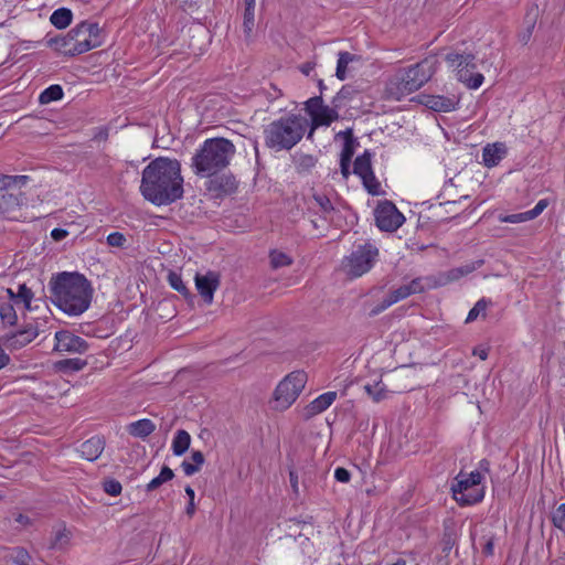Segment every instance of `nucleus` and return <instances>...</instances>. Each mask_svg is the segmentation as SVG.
Segmentation results:
<instances>
[{"instance_id": "nucleus-1", "label": "nucleus", "mask_w": 565, "mask_h": 565, "mask_svg": "<svg viewBox=\"0 0 565 565\" xmlns=\"http://www.w3.org/2000/svg\"><path fill=\"white\" fill-rule=\"evenodd\" d=\"M49 289L52 301L68 316L84 313L90 306L94 292L90 281L76 271L52 276Z\"/></svg>"}, {"instance_id": "nucleus-2", "label": "nucleus", "mask_w": 565, "mask_h": 565, "mask_svg": "<svg viewBox=\"0 0 565 565\" xmlns=\"http://www.w3.org/2000/svg\"><path fill=\"white\" fill-rule=\"evenodd\" d=\"M140 191L156 205L173 202L177 199V162L162 157L151 161L142 172Z\"/></svg>"}, {"instance_id": "nucleus-3", "label": "nucleus", "mask_w": 565, "mask_h": 565, "mask_svg": "<svg viewBox=\"0 0 565 565\" xmlns=\"http://www.w3.org/2000/svg\"><path fill=\"white\" fill-rule=\"evenodd\" d=\"M236 152L234 143L223 137L206 139L192 158L196 173L215 175L225 169Z\"/></svg>"}, {"instance_id": "nucleus-4", "label": "nucleus", "mask_w": 565, "mask_h": 565, "mask_svg": "<svg viewBox=\"0 0 565 565\" xmlns=\"http://www.w3.org/2000/svg\"><path fill=\"white\" fill-rule=\"evenodd\" d=\"M49 43L63 55L76 56L100 46L103 39L97 23L84 21L70 30L67 34L51 39Z\"/></svg>"}, {"instance_id": "nucleus-5", "label": "nucleus", "mask_w": 565, "mask_h": 565, "mask_svg": "<svg viewBox=\"0 0 565 565\" xmlns=\"http://www.w3.org/2000/svg\"><path fill=\"white\" fill-rule=\"evenodd\" d=\"M306 128L307 120L301 117H282L265 128V143L276 151L289 150L301 140Z\"/></svg>"}, {"instance_id": "nucleus-6", "label": "nucleus", "mask_w": 565, "mask_h": 565, "mask_svg": "<svg viewBox=\"0 0 565 565\" xmlns=\"http://www.w3.org/2000/svg\"><path fill=\"white\" fill-rule=\"evenodd\" d=\"M482 479L481 472L477 470L470 473L459 472L451 484L454 500L460 507L481 502L484 498V488L480 486Z\"/></svg>"}, {"instance_id": "nucleus-7", "label": "nucleus", "mask_w": 565, "mask_h": 565, "mask_svg": "<svg viewBox=\"0 0 565 565\" xmlns=\"http://www.w3.org/2000/svg\"><path fill=\"white\" fill-rule=\"evenodd\" d=\"M437 70V60L427 57L403 71L396 77V90L401 95L411 94L427 83Z\"/></svg>"}, {"instance_id": "nucleus-8", "label": "nucleus", "mask_w": 565, "mask_h": 565, "mask_svg": "<svg viewBox=\"0 0 565 565\" xmlns=\"http://www.w3.org/2000/svg\"><path fill=\"white\" fill-rule=\"evenodd\" d=\"M476 56L471 53H448L446 61L456 71V77L470 89L479 88L483 83V75L477 72Z\"/></svg>"}, {"instance_id": "nucleus-9", "label": "nucleus", "mask_w": 565, "mask_h": 565, "mask_svg": "<svg viewBox=\"0 0 565 565\" xmlns=\"http://www.w3.org/2000/svg\"><path fill=\"white\" fill-rule=\"evenodd\" d=\"M307 383V374L303 371L289 373L274 392L275 409H287L300 395Z\"/></svg>"}, {"instance_id": "nucleus-10", "label": "nucleus", "mask_w": 565, "mask_h": 565, "mask_svg": "<svg viewBox=\"0 0 565 565\" xmlns=\"http://www.w3.org/2000/svg\"><path fill=\"white\" fill-rule=\"evenodd\" d=\"M377 255L379 250L372 244L359 245L344 258L342 263L343 269L352 278L360 277L372 268Z\"/></svg>"}, {"instance_id": "nucleus-11", "label": "nucleus", "mask_w": 565, "mask_h": 565, "mask_svg": "<svg viewBox=\"0 0 565 565\" xmlns=\"http://www.w3.org/2000/svg\"><path fill=\"white\" fill-rule=\"evenodd\" d=\"M182 50L179 54L200 56L209 43V32L201 23H192L182 28Z\"/></svg>"}, {"instance_id": "nucleus-12", "label": "nucleus", "mask_w": 565, "mask_h": 565, "mask_svg": "<svg viewBox=\"0 0 565 565\" xmlns=\"http://www.w3.org/2000/svg\"><path fill=\"white\" fill-rule=\"evenodd\" d=\"M374 216L376 226L385 232L396 231L405 221L404 215L390 201L380 203L374 211Z\"/></svg>"}, {"instance_id": "nucleus-13", "label": "nucleus", "mask_w": 565, "mask_h": 565, "mask_svg": "<svg viewBox=\"0 0 565 565\" xmlns=\"http://www.w3.org/2000/svg\"><path fill=\"white\" fill-rule=\"evenodd\" d=\"M54 351L58 353H84L88 349L87 342L71 331L62 330L55 332Z\"/></svg>"}, {"instance_id": "nucleus-14", "label": "nucleus", "mask_w": 565, "mask_h": 565, "mask_svg": "<svg viewBox=\"0 0 565 565\" xmlns=\"http://www.w3.org/2000/svg\"><path fill=\"white\" fill-rule=\"evenodd\" d=\"M40 334L39 326L28 322L21 330L1 337L8 350H20L31 343Z\"/></svg>"}, {"instance_id": "nucleus-15", "label": "nucleus", "mask_w": 565, "mask_h": 565, "mask_svg": "<svg viewBox=\"0 0 565 565\" xmlns=\"http://www.w3.org/2000/svg\"><path fill=\"white\" fill-rule=\"evenodd\" d=\"M237 190V181L232 174L215 175L207 182V191L214 198L231 195Z\"/></svg>"}, {"instance_id": "nucleus-16", "label": "nucleus", "mask_w": 565, "mask_h": 565, "mask_svg": "<svg viewBox=\"0 0 565 565\" xmlns=\"http://www.w3.org/2000/svg\"><path fill=\"white\" fill-rule=\"evenodd\" d=\"M196 288L206 303L213 301L214 291L220 286V275L214 271H209L205 275H196L195 277Z\"/></svg>"}, {"instance_id": "nucleus-17", "label": "nucleus", "mask_w": 565, "mask_h": 565, "mask_svg": "<svg viewBox=\"0 0 565 565\" xmlns=\"http://www.w3.org/2000/svg\"><path fill=\"white\" fill-rule=\"evenodd\" d=\"M105 449V440L100 436H94L79 445L77 451L82 458L88 461L97 460Z\"/></svg>"}, {"instance_id": "nucleus-18", "label": "nucleus", "mask_w": 565, "mask_h": 565, "mask_svg": "<svg viewBox=\"0 0 565 565\" xmlns=\"http://www.w3.org/2000/svg\"><path fill=\"white\" fill-rule=\"evenodd\" d=\"M337 398V392H327L319 395L305 407L303 416L309 419L329 408Z\"/></svg>"}, {"instance_id": "nucleus-19", "label": "nucleus", "mask_w": 565, "mask_h": 565, "mask_svg": "<svg viewBox=\"0 0 565 565\" xmlns=\"http://www.w3.org/2000/svg\"><path fill=\"white\" fill-rule=\"evenodd\" d=\"M71 540L72 532L65 526V524H60L53 531L49 547L53 551L64 552L70 547Z\"/></svg>"}, {"instance_id": "nucleus-20", "label": "nucleus", "mask_w": 565, "mask_h": 565, "mask_svg": "<svg viewBox=\"0 0 565 565\" xmlns=\"http://www.w3.org/2000/svg\"><path fill=\"white\" fill-rule=\"evenodd\" d=\"M156 429V425L152 420L143 418L137 422L130 423L127 426V431L137 438H146Z\"/></svg>"}, {"instance_id": "nucleus-21", "label": "nucleus", "mask_w": 565, "mask_h": 565, "mask_svg": "<svg viewBox=\"0 0 565 565\" xmlns=\"http://www.w3.org/2000/svg\"><path fill=\"white\" fill-rule=\"evenodd\" d=\"M425 105L434 111L447 113L455 109L456 102L445 96H428Z\"/></svg>"}, {"instance_id": "nucleus-22", "label": "nucleus", "mask_w": 565, "mask_h": 565, "mask_svg": "<svg viewBox=\"0 0 565 565\" xmlns=\"http://www.w3.org/2000/svg\"><path fill=\"white\" fill-rule=\"evenodd\" d=\"M353 173L361 178L366 177L373 180L371 154L369 151H365L362 156L356 157L353 163Z\"/></svg>"}, {"instance_id": "nucleus-23", "label": "nucleus", "mask_w": 565, "mask_h": 565, "mask_svg": "<svg viewBox=\"0 0 565 565\" xmlns=\"http://www.w3.org/2000/svg\"><path fill=\"white\" fill-rule=\"evenodd\" d=\"M503 153L504 149L501 145H487L482 153L484 164L489 168L497 166Z\"/></svg>"}, {"instance_id": "nucleus-24", "label": "nucleus", "mask_w": 565, "mask_h": 565, "mask_svg": "<svg viewBox=\"0 0 565 565\" xmlns=\"http://www.w3.org/2000/svg\"><path fill=\"white\" fill-rule=\"evenodd\" d=\"M338 136H341L344 139V145H343V148L341 151L340 160L341 161H351L352 157L354 154V147L356 143V140L354 139L353 134H352V129L349 128L344 131H340L338 134Z\"/></svg>"}, {"instance_id": "nucleus-25", "label": "nucleus", "mask_w": 565, "mask_h": 565, "mask_svg": "<svg viewBox=\"0 0 565 565\" xmlns=\"http://www.w3.org/2000/svg\"><path fill=\"white\" fill-rule=\"evenodd\" d=\"M204 463V455L200 450L192 451L191 461L184 459L181 467L186 476H192L200 471Z\"/></svg>"}, {"instance_id": "nucleus-26", "label": "nucleus", "mask_w": 565, "mask_h": 565, "mask_svg": "<svg viewBox=\"0 0 565 565\" xmlns=\"http://www.w3.org/2000/svg\"><path fill=\"white\" fill-rule=\"evenodd\" d=\"M358 60H359V56H356V55H354V54H352L350 52H347V51L339 52L337 70H335V76L340 81H344L345 77H347L348 65L351 62L358 61Z\"/></svg>"}, {"instance_id": "nucleus-27", "label": "nucleus", "mask_w": 565, "mask_h": 565, "mask_svg": "<svg viewBox=\"0 0 565 565\" xmlns=\"http://www.w3.org/2000/svg\"><path fill=\"white\" fill-rule=\"evenodd\" d=\"M292 161L298 173H307L316 166L317 158L312 154L296 153Z\"/></svg>"}, {"instance_id": "nucleus-28", "label": "nucleus", "mask_w": 565, "mask_h": 565, "mask_svg": "<svg viewBox=\"0 0 565 565\" xmlns=\"http://www.w3.org/2000/svg\"><path fill=\"white\" fill-rule=\"evenodd\" d=\"M72 18L73 13L70 9L60 8L52 13L50 21L57 29H65L71 24Z\"/></svg>"}, {"instance_id": "nucleus-29", "label": "nucleus", "mask_w": 565, "mask_h": 565, "mask_svg": "<svg viewBox=\"0 0 565 565\" xmlns=\"http://www.w3.org/2000/svg\"><path fill=\"white\" fill-rule=\"evenodd\" d=\"M475 269H476V266L472 264L451 268L447 273L443 274L440 279H441L443 284L456 281V280L460 279L461 277L472 273Z\"/></svg>"}, {"instance_id": "nucleus-30", "label": "nucleus", "mask_w": 565, "mask_h": 565, "mask_svg": "<svg viewBox=\"0 0 565 565\" xmlns=\"http://www.w3.org/2000/svg\"><path fill=\"white\" fill-rule=\"evenodd\" d=\"M456 543H457V532H456L455 527L452 525H445L441 542H440L443 553L448 555L450 553V551L452 550V547L456 545Z\"/></svg>"}, {"instance_id": "nucleus-31", "label": "nucleus", "mask_w": 565, "mask_h": 565, "mask_svg": "<svg viewBox=\"0 0 565 565\" xmlns=\"http://www.w3.org/2000/svg\"><path fill=\"white\" fill-rule=\"evenodd\" d=\"M338 118H339V114H338V111L335 109L330 108V107L323 105L321 111H319V116L316 119L313 127H317V126H329L331 122H333ZM313 129L315 128L311 129L309 136L312 135Z\"/></svg>"}, {"instance_id": "nucleus-32", "label": "nucleus", "mask_w": 565, "mask_h": 565, "mask_svg": "<svg viewBox=\"0 0 565 565\" xmlns=\"http://www.w3.org/2000/svg\"><path fill=\"white\" fill-rule=\"evenodd\" d=\"M63 97V89L60 85H51L45 88L39 97V102L42 105L60 100Z\"/></svg>"}, {"instance_id": "nucleus-33", "label": "nucleus", "mask_w": 565, "mask_h": 565, "mask_svg": "<svg viewBox=\"0 0 565 565\" xmlns=\"http://www.w3.org/2000/svg\"><path fill=\"white\" fill-rule=\"evenodd\" d=\"M0 318L4 324L14 326L18 321V316L11 302H2L0 305Z\"/></svg>"}, {"instance_id": "nucleus-34", "label": "nucleus", "mask_w": 565, "mask_h": 565, "mask_svg": "<svg viewBox=\"0 0 565 565\" xmlns=\"http://www.w3.org/2000/svg\"><path fill=\"white\" fill-rule=\"evenodd\" d=\"M174 477V472L172 469H170L169 467H163L160 471V473L153 478L148 484H147V490L148 491H152L157 488H159L161 484H163L164 482L167 481H170L172 480Z\"/></svg>"}, {"instance_id": "nucleus-35", "label": "nucleus", "mask_w": 565, "mask_h": 565, "mask_svg": "<svg viewBox=\"0 0 565 565\" xmlns=\"http://www.w3.org/2000/svg\"><path fill=\"white\" fill-rule=\"evenodd\" d=\"M322 107H323V104H322V98L320 96L311 97L306 102V111L311 117L313 125H315V121L318 118L319 111H321Z\"/></svg>"}, {"instance_id": "nucleus-36", "label": "nucleus", "mask_w": 565, "mask_h": 565, "mask_svg": "<svg viewBox=\"0 0 565 565\" xmlns=\"http://www.w3.org/2000/svg\"><path fill=\"white\" fill-rule=\"evenodd\" d=\"M269 257H270V265L275 269L285 267V266H289L292 264L291 257L282 252H279V250L270 252Z\"/></svg>"}, {"instance_id": "nucleus-37", "label": "nucleus", "mask_w": 565, "mask_h": 565, "mask_svg": "<svg viewBox=\"0 0 565 565\" xmlns=\"http://www.w3.org/2000/svg\"><path fill=\"white\" fill-rule=\"evenodd\" d=\"M364 390L376 403L386 398V388L384 385H381V382H376L374 385L366 384Z\"/></svg>"}, {"instance_id": "nucleus-38", "label": "nucleus", "mask_w": 565, "mask_h": 565, "mask_svg": "<svg viewBox=\"0 0 565 565\" xmlns=\"http://www.w3.org/2000/svg\"><path fill=\"white\" fill-rule=\"evenodd\" d=\"M255 26V8L245 7L244 9V33L247 39L252 36L253 29Z\"/></svg>"}, {"instance_id": "nucleus-39", "label": "nucleus", "mask_w": 565, "mask_h": 565, "mask_svg": "<svg viewBox=\"0 0 565 565\" xmlns=\"http://www.w3.org/2000/svg\"><path fill=\"white\" fill-rule=\"evenodd\" d=\"M359 92L351 85H344L342 88L338 92L335 97L333 98V104L335 107H340V104L342 100H350L352 99Z\"/></svg>"}, {"instance_id": "nucleus-40", "label": "nucleus", "mask_w": 565, "mask_h": 565, "mask_svg": "<svg viewBox=\"0 0 565 565\" xmlns=\"http://www.w3.org/2000/svg\"><path fill=\"white\" fill-rule=\"evenodd\" d=\"M10 559L17 565H29L31 556L24 547H14L10 554Z\"/></svg>"}, {"instance_id": "nucleus-41", "label": "nucleus", "mask_w": 565, "mask_h": 565, "mask_svg": "<svg viewBox=\"0 0 565 565\" xmlns=\"http://www.w3.org/2000/svg\"><path fill=\"white\" fill-rule=\"evenodd\" d=\"M32 299H33L32 290L30 288H28L25 284L19 285L18 292H17V300L22 301L24 303V307L28 310H30Z\"/></svg>"}, {"instance_id": "nucleus-42", "label": "nucleus", "mask_w": 565, "mask_h": 565, "mask_svg": "<svg viewBox=\"0 0 565 565\" xmlns=\"http://www.w3.org/2000/svg\"><path fill=\"white\" fill-rule=\"evenodd\" d=\"M490 301L486 300L484 298L478 300L476 305L470 309L466 322L475 321L480 313H484Z\"/></svg>"}, {"instance_id": "nucleus-43", "label": "nucleus", "mask_w": 565, "mask_h": 565, "mask_svg": "<svg viewBox=\"0 0 565 565\" xmlns=\"http://www.w3.org/2000/svg\"><path fill=\"white\" fill-rule=\"evenodd\" d=\"M553 525L565 531V503H562L552 515Z\"/></svg>"}, {"instance_id": "nucleus-44", "label": "nucleus", "mask_w": 565, "mask_h": 565, "mask_svg": "<svg viewBox=\"0 0 565 565\" xmlns=\"http://www.w3.org/2000/svg\"><path fill=\"white\" fill-rule=\"evenodd\" d=\"M103 489L107 494L116 497L121 493L122 487L116 479H107L103 482Z\"/></svg>"}, {"instance_id": "nucleus-45", "label": "nucleus", "mask_w": 565, "mask_h": 565, "mask_svg": "<svg viewBox=\"0 0 565 565\" xmlns=\"http://www.w3.org/2000/svg\"><path fill=\"white\" fill-rule=\"evenodd\" d=\"M313 200L324 214H330L334 210L330 199L324 194L316 193L313 194Z\"/></svg>"}, {"instance_id": "nucleus-46", "label": "nucleus", "mask_w": 565, "mask_h": 565, "mask_svg": "<svg viewBox=\"0 0 565 565\" xmlns=\"http://www.w3.org/2000/svg\"><path fill=\"white\" fill-rule=\"evenodd\" d=\"M126 242L125 235L119 232L110 233L107 236V244L113 247H122Z\"/></svg>"}, {"instance_id": "nucleus-47", "label": "nucleus", "mask_w": 565, "mask_h": 565, "mask_svg": "<svg viewBox=\"0 0 565 565\" xmlns=\"http://www.w3.org/2000/svg\"><path fill=\"white\" fill-rule=\"evenodd\" d=\"M191 437L182 429H179V456L183 455L190 447Z\"/></svg>"}, {"instance_id": "nucleus-48", "label": "nucleus", "mask_w": 565, "mask_h": 565, "mask_svg": "<svg viewBox=\"0 0 565 565\" xmlns=\"http://www.w3.org/2000/svg\"><path fill=\"white\" fill-rule=\"evenodd\" d=\"M28 181V177L26 175H6L4 174V179L2 180V186L3 188H9L13 184H25V182Z\"/></svg>"}, {"instance_id": "nucleus-49", "label": "nucleus", "mask_w": 565, "mask_h": 565, "mask_svg": "<svg viewBox=\"0 0 565 565\" xmlns=\"http://www.w3.org/2000/svg\"><path fill=\"white\" fill-rule=\"evenodd\" d=\"M525 215H527V212L516 213V214H509V215L500 217V220H501V222L512 223V224L531 221L530 217H527Z\"/></svg>"}, {"instance_id": "nucleus-50", "label": "nucleus", "mask_w": 565, "mask_h": 565, "mask_svg": "<svg viewBox=\"0 0 565 565\" xmlns=\"http://www.w3.org/2000/svg\"><path fill=\"white\" fill-rule=\"evenodd\" d=\"M390 295L395 303L411 296L409 289L406 285L399 286L398 288L392 290Z\"/></svg>"}, {"instance_id": "nucleus-51", "label": "nucleus", "mask_w": 565, "mask_h": 565, "mask_svg": "<svg viewBox=\"0 0 565 565\" xmlns=\"http://www.w3.org/2000/svg\"><path fill=\"white\" fill-rule=\"evenodd\" d=\"M547 204V200H540L532 210L526 211V216L530 217V220H534L546 209Z\"/></svg>"}, {"instance_id": "nucleus-52", "label": "nucleus", "mask_w": 565, "mask_h": 565, "mask_svg": "<svg viewBox=\"0 0 565 565\" xmlns=\"http://www.w3.org/2000/svg\"><path fill=\"white\" fill-rule=\"evenodd\" d=\"M395 301L393 300V298L391 297V295L388 294L382 301L381 303H379L375 308L372 309L371 311V315L372 316H376L379 313H381L382 311L386 310L388 307H391L392 305H394Z\"/></svg>"}, {"instance_id": "nucleus-53", "label": "nucleus", "mask_w": 565, "mask_h": 565, "mask_svg": "<svg viewBox=\"0 0 565 565\" xmlns=\"http://www.w3.org/2000/svg\"><path fill=\"white\" fill-rule=\"evenodd\" d=\"M395 301L393 300V298L391 297V295L388 294L382 301L381 303H379L375 308L372 309L371 311V315L372 316H376L379 313H381L382 311L386 310L388 307H391L392 305H394Z\"/></svg>"}, {"instance_id": "nucleus-54", "label": "nucleus", "mask_w": 565, "mask_h": 565, "mask_svg": "<svg viewBox=\"0 0 565 565\" xmlns=\"http://www.w3.org/2000/svg\"><path fill=\"white\" fill-rule=\"evenodd\" d=\"M395 301L393 300V298L391 297V295L388 294L382 301L381 303H379L375 308L372 309L371 311V315L372 316H376L379 313H381L382 311L386 310L388 307H391L392 305H394Z\"/></svg>"}, {"instance_id": "nucleus-55", "label": "nucleus", "mask_w": 565, "mask_h": 565, "mask_svg": "<svg viewBox=\"0 0 565 565\" xmlns=\"http://www.w3.org/2000/svg\"><path fill=\"white\" fill-rule=\"evenodd\" d=\"M62 364L72 371H81L86 365V362L81 359H67L62 362Z\"/></svg>"}, {"instance_id": "nucleus-56", "label": "nucleus", "mask_w": 565, "mask_h": 565, "mask_svg": "<svg viewBox=\"0 0 565 565\" xmlns=\"http://www.w3.org/2000/svg\"><path fill=\"white\" fill-rule=\"evenodd\" d=\"M361 179L363 180V184L370 194H373V195L379 194L380 183L376 181L374 175H373V180H371L370 178H366V177L361 178Z\"/></svg>"}, {"instance_id": "nucleus-57", "label": "nucleus", "mask_w": 565, "mask_h": 565, "mask_svg": "<svg viewBox=\"0 0 565 565\" xmlns=\"http://www.w3.org/2000/svg\"><path fill=\"white\" fill-rule=\"evenodd\" d=\"M334 478L339 482L347 483L351 479V473L348 469L338 467L334 471Z\"/></svg>"}, {"instance_id": "nucleus-58", "label": "nucleus", "mask_w": 565, "mask_h": 565, "mask_svg": "<svg viewBox=\"0 0 565 565\" xmlns=\"http://www.w3.org/2000/svg\"><path fill=\"white\" fill-rule=\"evenodd\" d=\"M406 286L409 289L411 295L420 294L425 290L420 278L413 279L409 284H406Z\"/></svg>"}, {"instance_id": "nucleus-59", "label": "nucleus", "mask_w": 565, "mask_h": 565, "mask_svg": "<svg viewBox=\"0 0 565 565\" xmlns=\"http://www.w3.org/2000/svg\"><path fill=\"white\" fill-rule=\"evenodd\" d=\"M534 25H535V17L531 18L529 21H527V28H526V31L524 33L521 34V41L526 43L531 35H532V31L534 29Z\"/></svg>"}, {"instance_id": "nucleus-60", "label": "nucleus", "mask_w": 565, "mask_h": 565, "mask_svg": "<svg viewBox=\"0 0 565 565\" xmlns=\"http://www.w3.org/2000/svg\"><path fill=\"white\" fill-rule=\"evenodd\" d=\"M68 235V232L66 230H63V228H54L52 232H51V236L54 241H62L63 238H65L66 236Z\"/></svg>"}, {"instance_id": "nucleus-61", "label": "nucleus", "mask_w": 565, "mask_h": 565, "mask_svg": "<svg viewBox=\"0 0 565 565\" xmlns=\"http://www.w3.org/2000/svg\"><path fill=\"white\" fill-rule=\"evenodd\" d=\"M15 522H18L19 524L23 525V526H30L32 525V520L25 515V514H22V513H19L17 516H15Z\"/></svg>"}, {"instance_id": "nucleus-62", "label": "nucleus", "mask_w": 565, "mask_h": 565, "mask_svg": "<svg viewBox=\"0 0 565 565\" xmlns=\"http://www.w3.org/2000/svg\"><path fill=\"white\" fill-rule=\"evenodd\" d=\"M350 163H351V161H341L340 160L341 173L344 178H348L350 174Z\"/></svg>"}, {"instance_id": "nucleus-63", "label": "nucleus", "mask_w": 565, "mask_h": 565, "mask_svg": "<svg viewBox=\"0 0 565 565\" xmlns=\"http://www.w3.org/2000/svg\"><path fill=\"white\" fill-rule=\"evenodd\" d=\"M168 281L170 284V286L177 290V273L170 270L169 274H168Z\"/></svg>"}, {"instance_id": "nucleus-64", "label": "nucleus", "mask_w": 565, "mask_h": 565, "mask_svg": "<svg viewBox=\"0 0 565 565\" xmlns=\"http://www.w3.org/2000/svg\"><path fill=\"white\" fill-rule=\"evenodd\" d=\"M195 512V504H194V499H190L189 500V504L185 509V513L189 515V516H192Z\"/></svg>"}]
</instances>
